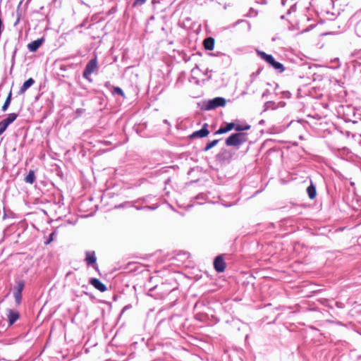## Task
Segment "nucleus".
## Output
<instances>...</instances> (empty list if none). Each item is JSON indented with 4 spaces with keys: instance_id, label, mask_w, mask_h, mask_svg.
<instances>
[{
    "instance_id": "nucleus-10",
    "label": "nucleus",
    "mask_w": 361,
    "mask_h": 361,
    "mask_svg": "<svg viewBox=\"0 0 361 361\" xmlns=\"http://www.w3.org/2000/svg\"><path fill=\"white\" fill-rule=\"evenodd\" d=\"M97 258L95 257V253L94 251H88L86 252V258L85 261L87 264H94L96 262Z\"/></svg>"
},
{
    "instance_id": "nucleus-21",
    "label": "nucleus",
    "mask_w": 361,
    "mask_h": 361,
    "mask_svg": "<svg viewBox=\"0 0 361 361\" xmlns=\"http://www.w3.org/2000/svg\"><path fill=\"white\" fill-rule=\"evenodd\" d=\"M8 126L4 121L0 122V135L6 130Z\"/></svg>"
},
{
    "instance_id": "nucleus-3",
    "label": "nucleus",
    "mask_w": 361,
    "mask_h": 361,
    "mask_svg": "<svg viewBox=\"0 0 361 361\" xmlns=\"http://www.w3.org/2000/svg\"><path fill=\"white\" fill-rule=\"evenodd\" d=\"M97 68V60H90L87 64L85 69L83 72V77L87 80H90V75L96 71Z\"/></svg>"
},
{
    "instance_id": "nucleus-9",
    "label": "nucleus",
    "mask_w": 361,
    "mask_h": 361,
    "mask_svg": "<svg viewBox=\"0 0 361 361\" xmlns=\"http://www.w3.org/2000/svg\"><path fill=\"white\" fill-rule=\"evenodd\" d=\"M42 39L35 40L28 44L27 48L30 51H35L42 44Z\"/></svg>"
},
{
    "instance_id": "nucleus-18",
    "label": "nucleus",
    "mask_w": 361,
    "mask_h": 361,
    "mask_svg": "<svg viewBox=\"0 0 361 361\" xmlns=\"http://www.w3.org/2000/svg\"><path fill=\"white\" fill-rule=\"evenodd\" d=\"M11 92H10V93L8 94L3 106H2V111H6L11 103Z\"/></svg>"
},
{
    "instance_id": "nucleus-7",
    "label": "nucleus",
    "mask_w": 361,
    "mask_h": 361,
    "mask_svg": "<svg viewBox=\"0 0 361 361\" xmlns=\"http://www.w3.org/2000/svg\"><path fill=\"white\" fill-rule=\"evenodd\" d=\"M207 124L205 123L203 126V128L197 131L194 132L190 137L192 138H196V137H204L208 135L209 130L207 129Z\"/></svg>"
},
{
    "instance_id": "nucleus-8",
    "label": "nucleus",
    "mask_w": 361,
    "mask_h": 361,
    "mask_svg": "<svg viewBox=\"0 0 361 361\" xmlns=\"http://www.w3.org/2000/svg\"><path fill=\"white\" fill-rule=\"evenodd\" d=\"M90 283L95 288L100 290L101 292H104L106 290V286L102 283L99 279L92 278L90 279Z\"/></svg>"
},
{
    "instance_id": "nucleus-19",
    "label": "nucleus",
    "mask_w": 361,
    "mask_h": 361,
    "mask_svg": "<svg viewBox=\"0 0 361 361\" xmlns=\"http://www.w3.org/2000/svg\"><path fill=\"white\" fill-rule=\"evenodd\" d=\"M13 296H14L16 303L18 305H19L21 301L22 293H19V291H15L13 293Z\"/></svg>"
},
{
    "instance_id": "nucleus-17",
    "label": "nucleus",
    "mask_w": 361,
    "mask_h": 361,
    "mask_svg": "<svg viewBox=\"0 0 361 361\" xmlns=\"http://www.w3.org/2000/svg\"><path fill=\"white\" fill-rule=\"evenodd\" d=\"M250 128V125H235V127H234V129H235V130L237 131H239V133H242L241 131H243V130H249Z\"/></svg>"
},
{
    "instance_id": "nucleus-23",
    "label": "nucleus",
    "mask_w": 361,
    "mask_h": 361,
    "mask_svg": "<svg viewBox=\"0 0 361 361\" xmlns=\"http://www.w3.org/2000/svg\"><path fill=\"white\" fill-rule=\"evenodd\" d=\"M145 1H146V0H135L133 6L142 5L143 4L145 3Z\"/></svg>"
},
{
    "instance_id": "nucleus-13",
    "label": "nucleus",
    "mask_w": 361,
    "mask_h": 361,
    "mask_svg": "<svg viewBox=\"0 0 361 361\" xmlns=\"http://www.w3.org/2000/svg\"><path fill=\"white\" fill-rule=\"evenodd\" d=\"M204 48L207 50H213L214 47V40L212 37H208L204 40Z\"/></svg>"
},
{
    "instance_id": "nucleus-5",
    "label": "nucleus",
    "mask_w": 361,
    "mask_h": 361,
    "mask_svg": "<svg viewBox=\"0 0 361 361\" xmlns=\"http://www.w3.org/2000/svg\"><path fill=\"white\" fill-rule=\"evenodd\" d=\"M214 266L218 272H223L225 270L226 264L221 256H218L216 257L214 262Z\"/></svg>"
},
{
    "instance_id": "nucleus-12",
    "label": "nucleus",
    "mask_w": 361,
    "mask_h": 361,
    "mask_svg": "<svg viewBox=\"0 0 361 361\" xmlns=\"http://www.w3.org/2000/svg\"><path fill=\"white\" fill-rule=\"evenodd\" d=\"M35 83V80L32 78L27 80L19 90L20 94L24 93L28 88H30Z\"/></svg>"
},
{
    "instance_id": "nucleus-4",
    "label": "nucleus",
    "mask_w": 361,
    "mask_h": 361,
    "mask_svg": "<svg viewBox=\"0 0 361 361\" xmlns=\"http://www.w3.org/2000/svg\"><path fill=\"white\" fill-rule=\"evenodd\" d=\"M226 104V100L222 97H216L209 101L207 109H212L218 106H224Z\"/></svg>"
},
{
    "instance_id": "nucleus-15",
    "label": "nucleus",
    "mask_w": 361,
    "mask_h": 361,
    "mask_svg": "<svg viewBox=\"0 0 361 361\" xmlns=\"http://www.w3.org/2000/svg\"><path fill=\"white\" fill-rule=\"evenodd\" d=\"M307 192L310 199H314L316 197V189L314 185H311L307 188Z\"/></svg>"
},
{
    "instance_id": "nucleus-14",
    "label": "nucleus",
    "mask_w": 361,
    "mask_h": 361,
    "mask_svg": "<svg viewBox=\"0 0 361 361\" xmlns=\"http://www.w3.org/2000/svg\"><path fill=\"white\" fill-rule=\"evenodd\" d=\"M35 180V174L34 171H30L27 175L25 177V181L27 183L32 184Z\"/></svg>"
},
{
    "instance_id": "nucleus-20",
    "label": "nucleus",
    "mask_w": 361,
    "mask_h": 361,
    "mask_svg": "<svg viewBox=\"0 0 361 361\" xmlns=\"http://www.w3.org/2000/svg\"><path fill=\"white\" fill-rule=\"evenodd\" d=\"M219 140H213L212 142H209L204 148V151H208L210 149H212V147H214L217 143H218Z\"/></svg>"
},
{
    "instance_id": "nucleus-2",
    "label": "nucleus",
    "mask_w": 361,
    "mask_h": 361,
    "mask_svg": "<svg viewBox=\"0 0 361 361\" xmlns=\"http://www.w3.org/2000/svg\"><path fill=\"white\" fill-rule=\"evenodd\" d=\"M259 54L264 61L271 65L275 69L283 71L284 68L281 63L275 61L274 57L271 55L267 54L264 52H259Z\"/></svg>"
},
{
    "instance_id": "nucleus-24",
    "label": "nucleus",
    "mask_w": 361,
    "mask_h": 361,
    "mask_svg": "<svg viewBox=\"0 0 361 361\" xmlns=\"http://www.w3.org/2000/svg\"><path fill=\"white\" fill-rule=\"evenodd\" d=\"M114 92L120 95H123V92L120 87H115Z\"/></svg>"
},
{
    "instance_id": "nucleus-22",
    "label": "nucleus",
    "mask_w": 361,
    "mask_h": 361,
    "mask_svg": "<svg viewBox=\"0 0 361 361\" xmlns=\"http://www.w3.org/2000/svg\"><path fill=\"white\" fill-rule=\"evenodd\" d=\"M23 287H24V283L23 281H19L18 283V285H17V287L16 288L15 291H19V293H22Z\"/></svg>"
},
{
    "instance_id": "nucleus-16",
    "label": "nucleus",
    "mask_w": 361,
    "mask_h": 361,
    "mask_svg": "<svg viewBox=\"0 0 361 361\" xmlns=\"http://www.w3.org/2000/svg\"><path fill=\"white\" fill-rule=\"evenodd\" d=\"M18 115L16 114H10L7 118L4 119L3 121L9 126L11 123H12L17 118Z\"/></svg>"
},
{
    "instance_id": "nucleus-1",
    "label": "nucleus",
    "mask_w": 361,
    "mask_h": 361,
    "mask_svg": "<svg viewBox=\"0 0 361 361\" xmlns=\"http://www.w3.org/2000/svg\"><path fill=\"white\" fill-rule=\"evenodd\" d=\"M247 134L246 133H236L230 135L226 140L227 146L239 147L241 145L247 142Z\"/></svg>"
},
{
    "instance_id": "nucleus-6",
    "label": "nucleus",
    "mask_w": 361,
    "mask_h": 361,
    "mask_svg": "<svg viewBox=\"0 0 361 361\" xmlns=\"http://www.w3.org/2000/svg\"><path fill=\"white\" fill-rule=\"evenodd\" d=\"M6 317L8 319L9 324L12 325L19 318V314L11 309L6 310Z\"/></svg>"
},
{
    "instance_id": "nucleus-11",
    "label": "nucleus",
    "mask_w": 361,
    "mask_h": 361,
    "mask_svg": "<svg viewBox=\"0 0 361 361\" xmlns=\"http://www.w3.org/2000/svg\"><path fill=\"white\" fill-rule=\"evenodd\" d=\"M235 123H228L226 124V127L220 128L217 131H216L215 134H223L226 133L231 130L234 129Z\"/></svg>"
}]
</instances>
